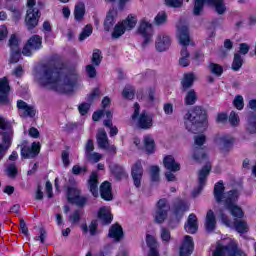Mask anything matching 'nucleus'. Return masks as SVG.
<instances>
[{"label": "nucleus", "mask_w": 256, "mask_h": 256, "mask_svg": "<svg viewBox=\"0 0 256 256\" xmlns=\"http://www.w3.org/2000/svg\"><path fill=\"white\" fill-rule=\"evenodd\" d=\"M17 108L24 111V115H26V117L33 118L37 114V110H35V107L30 106L29 104H27V102L23 100L17 101Z\"/></svg>", "instance_id": "28"}, {"label": "nucleus", "mask_w": 256, "mask_h": 256, "mask_svg": "<svg viewBox=\"0 0 256 256\" xmlns=\"http://www.w3.org/2000/svg\"><path fill=\"white\" fill-rule=\"evenodd\" d=\"M186 211H189V204L185 200L178 198L172 205V213L175 219L179 222L183 219Z\"/></svg>", "instance_id": "13"}, {"label": "nucleus", "mask_w": 256, "mask_h": 256, "mask_svg": "<svg viewBox=\"0 0 256 256\" xmlns=\"http://www.w3.org/2000/svg\"><path fill=\"white\" fill-rule=\"evenodd\" d=\"M2 145L3 149L6 151H9L11 148L12 142H11V135H9L7 132L2 133Z\"/></svg>", "instance_id": "51"}, {"label": "nucleus", "mask_w": 256, "mask_h": 256, "mask_svg": "<svg viewBox=\"0 0 256 256\" xmlns=\"http://www.w3.org/2000/svg\"><path fill=\"white\" fill-rule=\"evenodd\" d=\"M41 20V10L38 9H27L24 18V25L27 31H33L39 27V21Z\"/></svg>", "instance_id": "7"}, {"label": "nucleus", "mask_w": 256, "mask_h": 256, "mask_svg": "<svg viewBox=\"0 0 256 256\" xmlns=\"http://www.w3.org/2000/svg\"><path fill=\"white\" fill-rule=\"evenodd\" d=\"M101 61H103L102 53L99 49H94L92 53L91 63L96 67L101 65Z\"/></svg>", "instance_id": "46"}, {"label": "nucleus", "mask_w": 256, "mask_h": 256, "mask_svg": "<svg viewBox=\"0 0 256 256\" xmlns=\"http://www.w3.org/2000/svg\"><path fill=\"white\" fill-rule=\"evenodd\" d=\"M193 83H195V75L193 73L185 74L181 80V92L189 91L193 87Z\"/></svg>", "instance_id": "29"}, {"label": "nucleus", "mask_w": 256, "mask_h": 256, "mask_svg": "<svg viewBox=\"0 0 256 256\" xmlns=\"http://www.w3.org/2000/svg\"><path fill=\"white\" fill-rule=\"evenodd\" d=\"M205 141H207V137L203 134L194 136V143L195 146L193 149V159L194 161H197V163H201V161H207V153L205 152V149L202 148L203 145H205Z\"/></svg>", "instance_id": "6"}, {"label": "nucleus", "mask_w": 256, "mask_h": 256, "mask_svg": "<svg viewBox=\"0 0 256 256\" xmlns=\"http://www.w3.org/2000/svg\"><path fill=\"white\" fill-rule=\"evenodd\" d=\"M234 228L237 231V233H247L249 231V226H247V222L243 220H235L234 221Z\"/></svg>", "instance_id": "44"}, {"label": "nucleus", "mask_w": 256, "mask_h": 256, "mask_svg": "<svg viewBox=\"0 0 256 256\" xmlns=\"http://www.w3.org/2000/svg\"><path fill=\"white\" fill-rule=\"evenodd\" d=\"M10 63L15 64V63H19V61L21 60V48L20 49H14V50H10Z\"/></svg>", "instance_id": "48"}, {"label": "nucleus", "mask_w": 256, "mask_h": 256, "mask_svg": "<svg viewBox=\"0 0 256 256\" xmlns=\"http://www.w3.org/2000/svg\"><path fill=\"white\" fill-rule=\"evenodd\" d=\"M81 229L84 235L90 233V235L93 237L97 235V229H99V224L97 223V220H92L89 226H87V223L82 224Z\"/></svg>", "instance_id": "34"}, {"label": "nucleus", "mask_w": 256, "mask_h": 256, "mask_svg": "<svg viewBox=\"0 0 256 256\" xmlns=\"http://www.w3.org/2000/svg\"><path fill=\"white\" fill-rule=\"evenodd\" d=\"M193 10L192 13L195 17H199L205 9V5H211L214 7L218 15H223L227 11L225 2L223 0H193Z\"/></svg>", "instance_id": "3"}, {"label": "nucleus", "mask_w": 256, "mask_h": 256, "mask_svg": "<svg viewBox=\"0 0 256 256\" xmlns=\"http://www.w3.org/2000/svg\"><path fill=\"white\" fill-rule=\"evenodd\" d=\"M154 21L156 25H163V23H167V13L163 12L162 14H157Z\"/></svg>", "instance_id": "63"}, {"label": "nucleus", "mask_w": 256, "mask_h": 256, "mask_svg": "<svg viewBox=\"0 0 256 256\" xmlns=\"http://www.w3.org/2000/svg\"><path fill=\"white\" fill-rule=\"evenodd\" d=\"M209 173H211V165H204L198 173V181L199 186L197 189H194L193 196L197 197L203 188L205 187V183H207V177H209Z\"/></svg>", "instance_id": "15"}, {"label": "nucleus", "mask_w": 256, "mask_h": 256, "mask_svg": "<svg viewBox=\"0 0 256 256\" xmlns=\"http://www.w3.org/2000/svg\"><path fill=\"white\" fill-rule=\"evenodd\" d=\"M161 239L165 241V243H169L171 241V231L169 229L162 227L161 228Z\"/></svg>", "instance_id": "61"}, {"label": "nucleus", "mask_w": 256, "mask_h": 256, "mask_svg": "<svg viewBox=\"0 0 256 256\" xmlns=\"http://www.w3.org/2000/svg\"><path fill=\"white\" fill-rule=\"evenodd\" d=\"M138 33L144 39L142 48L145 49L147 45L151 43V39H153V24L147 22V20L143 18L138 26Z\"/></svg>", "instance_id": "9"}, {"label": "nucleus", "mask_w": 256, "mask_h": 256, "mask_svg": "<svg viewBox=\"0 0 256 256\" xmlns=\"http://www.w3.org/2000/svg\"><path fill=\"white\" fill-rule=\"evenodd\" d=\"M83 17H85V7L83 6H75L74 9V18L76 21H82Z\"/></svg>", "instance_id": "53"}, {"label": "nucleus", "mask_w": 256, "mask_h": 256, "mask_svg": "<svg viewBox=\"0 0 256 256\" xmlns=\"http://www.w3.org/2000/svg\"><path fill=\"white\" fill-rule=\"evenodd\" d=\"M156 51L163 53V51H167L169 47H171V38L167 35H160L156 39Z\"/></svg>", "instance_id": "23"}, {"label": "nucleus", "mask_w": 256, "mask_h": 256, "mask_svg": "<svg viewBox=\"0 0 256 256\" xmlns=\"http://www.w3.org/2000/svg\"><path fill=\"white\" fill-rule=\"evenodd\" d=\"M86 73L89 79H95V77H97V69H95V66L92 64L86 66Z\"/></svg>", "instance_id": "62"}, {"label": "nucleus", "mask_w": 256, "mask_h": 256, "mask_svg": "<svg viewBox=\"0 0 256 256\" xmlns=\"http://www.w3.org/2000/svg\"><path fill=\"white\" fill-rule=\"evenodd\" d=\"M208 67L210 73H212V75H215V77H221V75H223V66H221L220 64L210 62Z\"/></svg>", "instance_id": "42"}, {"label": "nucleus", "mask_w": 256, "mask_h": 256, "mask_svg": "<svg viewBox=\"0 0 256 256\" xmlns=\"http://www.w3.org/2000/svg\"><path fill=\"white\" fill-rule=\"evenodd\" d=\"M121 23L124 25L126 31H132L137 25V18L133 14H129L126 19L122 20Z\"/></svg>", "instance_id": "38"}, {"label": "nucleus", "mask_w": 256, "mask_h": 256, "mask_svg": "<svg viewBox=\"0 0 256 256\" xmlns=\"http://www.w3.org/2000/svg\"><path fill=\"white\" fill-rule=\"evenodd\" d=\"M143 164L141 160H137L131 167V177L136 189L141 187V181H143Z\"/></svg>", "instance_id": "12"}, {"label": "nucleus", "mask_w": 256, "mask_h": 256, "mask_svg": "<svg viewBox=\"0 0 256 256\" xmlns=\"http://www.w3.org/2000/svg\"><path fill=\"white\" fill-rule=\"evenodd\" d=\"M228 121L232 127H237L239 123H241V119L239 118V114L235 111H231L228 117Z\"/></svg>", "instance_id": "50"}, {"label": "nucleus", "mask_w": 256, "mask_h": 256, "mask_svg": "<svg viewBox=\"0 0 256 256\" xmlns=\"http://www.w3.org/2000/svg\"><path fill=\"white\" fill-rule=\"evenodd\" d=\"M220 145V152L223 155H227L232 149L233 145H235V138L229 134H224L218 138Z\"/></svg>", "instance_id": "16"}, {"label": "nucleus", "mask_w": 256, "mask_h": 256, "mask_svg": "<svg viewBox=\"0 0 256 256\" xmlns=\"http://www.w3.org/2000/svg\"><path fill=\"white\" fill-rule=\"evenodd\" d=\"M92 34L93 26H91V24H88L82 29V32L79 35V41H85V39H87V37H91Z\"/></svg>", "instance_id": "47"}, {"label": "nucleus", "mask_w": 256, "mask_h": 256, "mask_svg": "<svg viewBox=\"0 0 256 256\" xmlns=\"http://www.w3.org/2000/svg\"><path fill=\"white\" fill-rule=\"evenodd\" d=\"M87 197L81 196V194L75 199V201L71 202L72 205H77L78 207H85L87 205Z\"/></svg>", "instance_id": "60"}, {"label": "nucleus", "mask_w": 256, "mask_h": 256, "mask_svg": "<svg viewBox=\"0 0 256 256\" xmlns=\"http://www.w3.org/2000/svg\"><path fill=\"white\" fill-rule=\"evenodd\" d=\"M233 105L238 111H243V108L245 107V101L243 100V96L236 95L233 100Z\"/></svg>", "instance_id": "52"}, {"label": "nucleus", "mask_w": 256, "mask_h": 256, "mask_svg": "<svg viewBox=\"0 0 256 256\" xmlns=\"http://www.w3.org/2000/svg\"><path fill=\"white\" fill-rule=\"evenodd\" d=\"M81 173H87V166H79V165H74L72 167V174L73 175H81Z\"/></svg>", "instance_id": "64"}, {"label": "nucleus", "mask_w": 256, "mask_h": 256, "mask_svg": "<svg viewBox=\"0 0 256 256\" xmlns=\"http://www.w3.org/2000/svg\"><path fill=\"white\" fill-rule=\"evenodd\" d=\"M227 195L228 197L224 200L226 209H228L231 215L236 219H243L245 216L243 209L235 204L239 197V192L237 190H230L228 191Z\"/></svg>", "instance_id": "5"}, {"label": "nucleus", "mask_w": 256, "mask_h": 256, "mask_svg": "<svg viewBox=\"0 0 256 256\" xmlns=\"http://www.w3.org/2000/svg\"><path fill=\"white\" fill-rule=\"evenodd\" d=\"M185 127L189 133L197 134L201 127H207L208 115L207 110L202 106H194L184 115Z\"/></svg>", "instance_id": "2"}, {"label": "nucleus", "mask_w": 256, "mask_h": 256, "mask_svg": "<svg viewBox=\"0 0 256 256\" xmlns=\"http://www.w3.org/2000/svg\"><path fill=\"white\" fill-rule=\"evenodd\" d=\"M246 131L250 135H256V112H249L246 123Z\"/></svg>", "instance_id": "31"}, {"label": "nucleus", "mask_w": 256, "mask_h": 256, "mask_svg": "<svg viewBox=\"0 0 256 256\" xmlns=\"http://www.w3.org/2000/svg\"><path fill=\"white\" fill-rule=\"evenodd\" d=\"M110 171L112 175H114L116 181H121V179H125V177H127V172H125V168H123L121 165H112L110 167Z\"/></svg>", "instance_id": "33"}, {"label": "nucleus", "mask_w": 256, "mask_h": 256, "mask_svg": "<svg viewBox=\"0 0 256 256\" xmlns=\"http://www.w3.org/2000/svg\"><path fill=\"white\" fill-rule=\"evenodd\" d=\"M88 185L90 193L97 199V197H99V174H97V172L90 174Z\"/></svg>", "instance_id": "20"}, {"label": "nucleus", "mask_w": 256, "mask_h": 256, "mask_svg": "<svg viewBox=\"0 0 256 256\" xmlns=\"http://www.w3.org/2000/svg\"><path fill=\"white\" fill-rule=\"evenodd\" d=\"M205 227L208 233H211L217 228V218L215 217V212L213 210H208L206 214Z\"/></svg>", "instance_id": "27"}, {"label": "nucleus", "mask_w": 256, "mask_h": 256, "mask_svg": "<svg viewBox=\"0 0 256 256\" xmlns=\"http://www.w3.org/2000/svg\"><path fill=\"white\" fill-rule=\"evenodd\" d=\"M96 141L100 149H107L109 147V138L105 129H100L96 135Z\"/></svg>", "instance_id": "30"}, {"label": "nucleus", "mask_w": 256, "mask_h": 256, "mask_svg": "<svg viewBox=\"0 0 256 256\" xmlns=\"http://www.w3.org/2000/svg\"><path fill=\"white\" fill-rule=\"evenodd\" d=\"M115 11L110 10L104 19V31L109 32L115 27Z\"/></svg>", "instance_id": "32"}, {"label": "nucleus", "mask_w": 256, "mask_h": 256, "mask_svg": "<svg viewBox=\"0 0 256 256\" xmlns=\"http://www.w3.org/2000/svg\"><path fill=\"white\" fill-rule=\"evenodd\" d=\"M41 153V142H33L31 147L23 146L21 148V157L23 159H35Z\"/></svg>", "instance_id": "14"}, {"label": "nucleus", "mask_w": 256, "mask_h": 256, "mask_svg": "<svg viewBox=\"0 0 256 256\" xmlns=\"http://www.w3.org/2000/svg\"><path fill=\"white\" fill-rule=\"evenodd\" d=\"M6 9L12 13V21L14 23H19L21 21V10L13 4H9V0H7Z\"/></svg>", "instance_id": "36"}, {"label": "nucleus", "mask_w": 256, "mask_h": 256, "mask_svg": "<svg viewBox=\"0 0 256 256\" xmlns=\"http://www.w3.org/2000/svg\"><path fill=\"white\" fill-rule=\"evenodd\" d=\"M8 45L10 47V50L21 49V48H19V39L17 38V35H15V34H12L10 36Z\"/></svg>", "instance_id": "57"}, {"label": "nucleus", "mask_w": 256, "mask_h": 256, "mask_svg": "<svg viewBox=\"0 0 256 256\" xmlns=\"http://www.w3.org/2000/svg\"><path fill=\"white\" fill-rule=\"evenodd\" d=\"M11 86L9 85V79L7 77L0 78V95L9 94Z\"/></svg>", "instance_id": "45"}, {"label": "nucleus", "mask_w": 256, "mask_h": 256, "mask_svg": "<svg viewBox=\"0 0 256 256\" xmlns=\"http://www.w3.org/2000/svg\"><path fill=\"white\" fill-rule=\"evenodd\" d=\"M243 57H241V54L235 53L233 62H232V71H239L243 67Z\"/></svg>", "instance_id": "43"}, {"label": "nucleus", "mask_w": 256, "mask_h": 256, "mask_svg": "<svg viewBox=\"0 0 256 256\" xmlns=\"http://www.w3.org/2000/svg\"><path fill=\"white\" fill-rule=\"evenodd\" d=\"M167 7H172L173 9H179L183 7V0H164Z\"/></svg>", "instance_id": "58"}, {"label": "nucleus", "mask_w": 256, "mask_h": 256, "mask_svg": "<svg viewBox=\"0 0 256 256\" xmlns=\"http://www.w3.org/2000/svg\"><path fill=\"white\" fill-rule=\"evenodd\" d=\"M122 97L127 101H133L135 99V89L124 88L122 90Z\"/></svg>", "instance_id": "55"}, {"label": "nucleus", "mask_w": 256, "mask_h": 256, "mask_svg": "<svg viewBox=\"0 0 256 256\" xmlns=\"http://www.w3.org/2000/svg\"><path fill=\"white\" fill-rule=\"evenodd\" d=\"M99 193L103 201H113V186H111V182H102L99 188Z\"/></svg>", "instance_id": "19"}, {"label": "nucleus", "mask_w": 256, "mask_h": 256, "mask_svg": "<svg viewBox=\"0 0 256 256\" xmlns=\"http://www.w3.org/2000/svg\"><path fill=\"white\" fill-rule=\"evenodd\" d=\"M178 40L182 49L180 52L181 57L189 58V50H187L188 45L191 43V36L189 35V27L183 25L178 28Z\"/></svg>", "instance_id": "8"}, {"label": "nucleus", "mask_w": 256, "mask_h": 256, "mask_svg": "<svg viewBox=\"0 0 256 256\" xmlns=\"http://www.w3.org/2000/svg\"><path fill=\"white\" fill-rule=\"evenodd\" d=\"M163 164L167 171L172 173H177V171H181V164L175 161V157L173 155H167L163 159Z\"/></svg>", "instance_id": "22"}, {"label": "nucleus", "mask_w": 256, "mask_h": 256, "mask_svg": "<svg viewBox=\"0 0 256 256\" xmlns=\"http://www.w3.org/2000/svg\"><path fill=\"white\" fill-rule=\"evenodd\" d=\"M212 256H243V252L236 245H218Z\"/></svg>", "instance_id": "11"}, {"label": "nucleus", "mask_w": 256, "mask_h": 256, "mask_svg": "<svg viewBox=\"0 0 256 256\" xmlns=\"http://www.w3.org/2000/svg\"><path fill=\"white\" fill-rule=\"evenodd\" d=\"M144 147L147 155L155 153V140L150 135L144 137Z\"/></svg>", "instance_id": "37"}, {"label": "nucleus", "mask_w": 256, "mask_h": 256, "mask_svg": "<svg viewBox=\"0 0 256 256\" xmlns=\"http://www.w3.org/2000/svg\"><path fill=\"white\" fill-rule=\"evenodd\" d=\"M132 119L133 121H136V119H138V128L143 129L144 131H147L151 129V127H153V116L149 115L147 111L141 112V106L137 102L134 104Z\"/></svg>", "instance_id": "4"}, {"label": "nucleus", "mask_w": 256, "mask_h": 256, "mask_svg": "<svg viewBox=\"0 0 256 256\" xmlns=\"http://www.w3.org/2000/svg\"><path fill=\"white\" fill-rule=\"evenodd\" d=\"M89 109H91V104L87 102H83L78 106V111L82 117H84V115H87V113H89Z\"/></svg>", "instance_id": "59"}, {"label": "nucleus", "mask_w": 256, "mask_h": 256, "mask_svg": "<svg viewBox=\"0 0 256 256\" xmlns=\"http://www.w3.org/2000/svg\"><path fill=\"white\" fill-rule=\"evenodd\" d=\"M146 245L150 249L149 255H153L154 253H159V250H157V239L153 237L151 234L146 235Z\"/></svg>", "instance_id": "39"}, {"label": "nucleus", "mask_w": 256, "mask_h": 256, "mask_svg": "<svg viewBox=\"0 0 256 256\" xmlns=\"http://www.w3.org/2000/svg\"><path fill=\"white\" fill-rule=\"evenodd\" d=\"M68 221L72 225H77V223H79V221H81V211L75 210L72 214L69 215Z\"/></svg>", "instance_id": "54"}, {"label": "nucleus", "mask_w": 256, "mask_h": 256, "mask_svg": "<svg viewBox=\"0 0 256 256\" xmlns=\"http://www.w3.org/2000/svg\"><path fill=\"white\" fill-rule=\"evenodd\" d=\"M63 68L57 66L43 65L42 74L40 77V85L48 87L51 85L52 91L61 93L62 95H69L73 93L79 81V75L75 72H68L63 77V84L61 83V71Z\"/></svg>", "instance_id": "1"}, {"label": "nucleus", "mask_w": 256, "mask_h": 256, "mask_svg": "<svg viewBox=\"0 0 256 256\" xmlns=\"http://www.w3.org/2000/svg\"><path fill=\"white\" fill-rule=\"evenodd\" d=\"M42 31L44 33V39L49 37V33H53V27L51 26V22L49 20H45L42 24Z\"/></svg>", "instance_id": "56"}, {"label": "nucleus", "mask_w": 256, "mask_h": 256, "mask_svg": "<svg viewBox=\"0 0 256 256\" xmlns=\"http://www.w3.org/2000/svg\"><path fill=\"white\" fill-rule=\"evenodd\" d=\"M184 229L186 233H189L190 235H194V233H197V231H199L197 215L193 213L189 214L187 223L184 225Z\"/></svg>", "instance_id": "21"}, {"label": "nucleus", "mask_w": 256, "mask_h": 256, "mask_svg": "<svg viewBox=\"0 0 256 256\" xmlns=\"http://www.w3.org/2000/svg\"><path fill=\"white\" fill-rule=\"evenodd\" d=\"M214 199L216 203H223V199H225V184H223V180L214 185Z\"/></svg>", "instance_id": "26"}, {"label": "nucleus", "mask_w": 256, "mask_h": 256, "mask_svg": "<svg viewBox=\"0 0 256 256\" xmlns=\"http://www.w3.org/2000/svg\"><path fill=\"white\" fill-rule=\"evenodd\" d=\"M125 25H123V22H118L114 27H113V32H112V39H119V37H122V35H125Z\"/></svg>", "instance_id": "40"}, {"label": "nucleus", "mask_w": 256, "mask_h": 256, "mask_svg": "<svg viewBox=\"0 0 256 256\" xmlns=\"http://www.w3.org/2000/svg\"><path fill=\"white\" fill-rule=\"evenodd\" d=\"M169 209H171V206H169L167 198H162L157 202L154 216L156 223L159 225H161V223H165V220L169 215Z\"/></svg>", "instance_id": "10"}, {"label": "nucleus", "mask_w": 256, "mask_h": 256, "mask_svg": "<svg viewBox=\"0 0 256 256\" xmlns=\"http://www.w3.org/2000/svg\"><path fill=\"white\" fill-rule=\"evenodd\" d=\"M109 239H113L116 243H119L125 237V232H123V226L116 222L111 225L108 231Z\"/></svg>", "instance_id": "18"}, {"label": "nucleus", "mask_w": 256, "mask_h": 256, "mask_svg": "<svg viewBox=\"0 0 256 256\" xmlns=\"http://www.w3.org/2000/svg\"><path fill=\"white\" fill-rule=\"evenodd\" d=\"M98 219L103 223V225H111L113 223V214L103 206L98 210Z\"/></svg>", "instance_id": "25"}, {"label": "nucleus", "mask_w": 256, "mask_h": 256, "mask_svg": "<svg viewBox=\"0 0 256 256\" xmlns=\"http://www.w3.org/2000/svg\"><path fill=\"white\" fill-rule=\"evenodd\" d=\"M194 250L195 242L193 241V237L186 235L180 246V256H191Z\"/></svg>", "instance_id": "17"}, {"label": "nucleus", "mask_w": 256, "mask_h": 256, "mask_svg": "<svg viewBox=\"0 0 256 256\" xmlns=\"http://www.w3.org/2000/svg\"><path fill=\"white\" fill-rule=\"evenodd\" d=\"M6 171H7L8 177H10L11 179H15V177H17V175L19 174V168H17L15 163L9 164L7 166Z\"/></svg>", "instance_id": "49"}, {"label": "nucleus", "mask_w": 256, "mask_h": 256, "mask_svg": "<svg viewBox=\"0 0 256 256\" xmlns=\"http://www.w3.org/2000/svg\"><path fill=\"white\" fill-rule=\"evenodd\" d=\"M26 43L32 51H40V49H43V37L39 36V34L32 35Z\"/></svg>", "instance_id": "24"}, {"label": "nucleus", "mask_w": 256, "mask_h": 256, "mask_svg": "<svg viewBox=\"0 0 256 256\" xmlns=\"http://www.w3.org/2000/svg\"><path fill=\"white\" fill-rule=\"evenodd\" d=\"M197 99H199V97L197 96V92L195 91V89H189L186 91V95L184 97V104L186 106L195 105V103H197Z\"/></svg>", "instance_id": "35"}, {"label": "nucleus", "mask_w": 256, "mask_h": 256, "mask_svg": "<svg viewBox=\"0 0 256 256\" xmlns=\"http://www.w3.org/2000/svg\"><path fill=\"white\" fill-rule=\"evenodd\" d=\"M81 194V190L76 188V187H68L67 188V193H66V197H67V201L68 203H72L73 201H75V199Z\"/></svg>", "instance_id": "41"}]
</instances>
